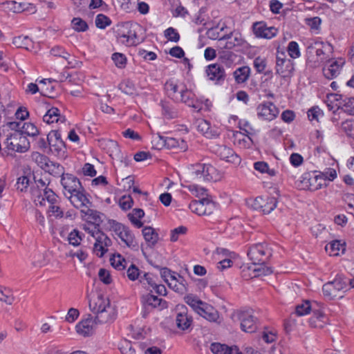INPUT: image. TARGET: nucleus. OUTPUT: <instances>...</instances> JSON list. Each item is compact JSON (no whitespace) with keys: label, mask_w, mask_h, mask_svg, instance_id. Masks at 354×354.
I'll use <instances>...</instances> for the list:
<instances>
[{"label":"nucleus","mask_w":354,"mask_h":354,"mask_svg":"<svg viewBox=\"0 0 354 354\" xmlns=\"http://www.w3.org/2000/svg\"><path fill=\"white\" fill-rule=\"evenodd\" d=\"M272 254V250L266 243H256L249 248L248 256L253 264L248 267L250 278L268 275L272 272L271 268L264 266Z\"/></svg>","instance_id":"1"},{"label":"nucleus","mask_w":354,"mask_h":354,"mask_svg":"<svg viewBox=\"0 0 354 354\" xmlns=\"http://www.w3.org/2000/svg\"><path fill=\"white\" fill-rule=\"evenodd\" d=\"M165 90L167 96L176 102H183L199 112L203 104L194 99V94L189 90L186 85L174 80H169L165 84Z\"/></svg>","instance_id":"2"},{"label":"nucleus","mask_w":354,"mask_h":354,"mask_svg":"<svg viewBox=\"0 0 354 354\" xmlns=\"http://www.w3.org/2000/svg\"><path fill=\"white\" fill-rule=\"evenodd\" d=\"M41 162H44V169H48V171L53 175H59L62 174L61 184L63 187V193L67 198L68 195L72 194L75 192L83 187L82 183L76 176L71 174H64V167L59 164L49 161L45 156L39 154Z\"/></svg>","instance_id":"3"},{"label":"nucleus","mask_w":354,"mask_h":354,"mask_svg":"<svg viewBox=\"0 0 354 354\" xmlns=\"http://www.w3.org/2000/svg\"><path fill=\"white\" fill-rule=\"evenodd\" d=\"M48 178L35 177V186L30 188L32 198L36 205L45 206L46 201L54 203L58 198L53 189L48 187L49 185Z\"/></svg>","instance_id":"4"},{"label":"nucleus","mask_w":354,"mask_h":354,"mask_svg":"<svg viewBox=\"0 0 354 354\" xmlns=\"http://www.w3.org/2000/svg\"><path fill=\"white\" fill-rule=\"evenodd\" d=\"M332 45L322 40H315L311 42V66L316 68L330 61L333 55Z\"/></svg>","instance_id":"5"},{"label":"nucleus","mask_w":354,"mask_h":354,"mask_svg":"<svg viewBox=\"0 0 354 354\" xmlns=\"http://www.w3.org/2000/svg\"><path fill=\"white\" fill-rule=\"evenodd\" d=\"M348 281L342 276H337L333 281L323 286V294L329 300L342 299L347 290Z\"/></svg>","instance_id":"6"},{"label":"nucleus","mask_w":354,"mask_h":354,"mask_svg":"<svg viewBox=\"0 0 354 354\" xmlns=\"http://www.w3.org/2000/svg\"><path fill=\"white\" fill-rule=\"evenodd\" d=\"M193 176L198 180L217 181L221 178L219 171L212 165L206 163H197L193 166Z\"/></svg>","instance_id":"7"},{"label":"nucleus","mask_w":354,"mask_h":354,"mask_svg":"<svg viewBox=\"0 0 354 354\" xmlns=\"http://www.w3.org/2000/svg\"><path fill=\"white\" fill-rule=\"evenodd\" d=\"M6 147L8 150L24 153L30 149V142L25 135L20 131H15L7 137Z\"/></svg>","instance_id":"8"},{"label":"nucleus","mask_w":354,"mask_h":354,"mask_svg":"<svg viewBox=\"0 0 354 354\" xmlns=\"http://www.w3.org/2000/svg\"><path fill=\"white\" fill-rule=\"evenodd\" d=\"M88 233L95 239L93 245V252L98 257H102L111 245L112 241L104 232L99 230L88 231Z\"/></svg>","instance_id":"9"},{"label":"nucleus","mask_w":354,"mask_h":354,"mask_svg":"<svg viewBox=\"0 0 354 354\" xmlns=\"http://www.w3.org/2000/svg\"><path fill=\"white\" fill-rule=\"evenodd\" d=\"M117 39L120 43L127 46L136 45L138 37L132 24L129 23L122 24L117 30Z\"/></svg>","instance_id":"10"},{"label":"nucleus","mask_w":354,"mask_h":354,"mask_svg":"<svg viewBox=\"0 0 354 354\" xmlns=\"http://www.w3.org/2000/svg\"><path fill=\"white\" fill-rule=\"evenodd\" d=\"M236 315L241 322V328L243 331L252 333L257 330V319L252 309L241 310L236 313Z\"/></svg>","instance_id":"11"},{"label":"nucleus","mask_w":354,"mask_h":354,"mask_svg":"<svg viewBox=\"0 0 354 354\" xmlns=\"http://www.w3.org/2000/svg\"><path fill=\"white\" fill-rule=\"evenodd\" d=\"M275 69L276 73L281 77H289L292 75L294 64L290 59L287 58L284 53L277 52Z\"/></svg>","instance_id":"12"},{"label":"nucleus","mask_w":354,"mask_h":354,"mask_svg":"<svg viewBox=\"0 0 354 354\" xmlns=\"http://www.w3.org/2000/svg\"><path fill=\"white\" fill-rule=\"evenodd\" d=\"M89 194L86 192L84 187L78 189L71 195H68L67 198L69 200L71 205L76 209L80 211H84V209L88 206H93L92 202L89 199Z\"/></svg>","instance_id":"13"},{"label":"nucleus","mask_w":354,"mask_h":354,"mask_svg":"<svg viewBox=\"0 0 354 354\" xmlns=\"http://www.w3.org/2000/svg\"><path fill=\"white\" fill-rule=\"evenodd\" d=\"M191 211L199 216L209 215L213 212L214 204L210 200L203 198L198 201H193L189 205Z\"/></svg>","instance_id":"14"},{"label":"nucleus","mask_w":354,"mask_h":354,"mask_svg":"<svg viewBox=\"0 0 354 354\" xmlns=\"http://www.w3.org/2000/svg\"><path fill=\"white\" fill-rule=\"evenodd\" d=\"M114 230L127 246L131 248L138 247V243L135 241V236L128 227L118 223L114 227Z\"/></svg>","instance_id":"15"},{"label":"nucleus","mask_w":354,"mask_h":354,"mask_svg":"<svg viewBox=\"0 0 354 354\" xmlns=\"http://www.w3.org/2000/svg\"><path fill=\"white\" fill-rule=\"evenodd\" d=\"M176 310L178 311L176 317V326L182 330H187L192 324V317L188 315L187 308L185 305H177Z\"/></svg>","instance_id":"16"},{"label":"nucleus","mask_w":354,"mask_h":354,"mask_svg":"<svg viewBox=\"0 0 354 354\" xmlns=\"http://www.w3.org/2000/svg\"><path fill=\"white\" fill-rule=\"evenodd\" d=\"M277 201L274 197H257L253 203L254 209L263 212L264 214H270L277 207Z\"/></svg>","instance_id":"17"},{"label":"nucleus","mask_w":354,"mask_h":354,"mask_svg":"<svg viewBox=\"0 0 354 354\" xmlns=\"http://www.w3.org/2000/svg\"><path fill=\"white\" fill-rule=\"evenodd\" d=\"M215 153L221 159L235 165H239L241 158L234 151V150L225 145H218L214 149Z\"/></svg>","instance_id":"18"},{"label":"nucleus","mask_w":354,"mask_h":354,"mask_svg":"<svg viewBox=\"0 0 354 354\" xmlns=\"http://www.w3.org/2000/svg\"><path fill=\"white\" fill-rule=\"evenodd\" d=\"M224 37L223 43L221 46L227 50H232L236 46H242L245 43L241 33L237 32L226 31Z\"/></svg>","instance_id":"19"},{"label":"nucleus","mask_w":354,"mask_h":354,"mask_svg":"<svg viewBox=\"0 0 354 354\" xmlns=\"http://www.w3.org/2000/svg\"><path fill=\"white\" fill-rule=\"evenodd\" d=\"M328 65L323 68V74L327 79H333L340 73L342 67L345 64L343 58L330 59Z\"/></svg>","instance_id":"20"},{"label":"nucleus","mask_w":354,"mask_h":354,"mask_svg":"<svg viewBox=\"0 0 354 354\" xmlns=\"http://www.w3.org/2000/svg\"><path fill=\"white\" fill-rule=\"evenodd\" d=\"M253 32L257 37L271 39L277 32V29L273 26L268 27L263 21H257L252 25Z\"/></svg>","instance_id":"21"},{"label":"nucleus","mask_w":354,"mask_h":354,"mask_svg":"<svg viewBox=\"0 0 354 354\" xmlns=\"http://www.w3.org/2000/svg\"><path fill=\"white\" fill-rule=\"evenodd\" d=\"M311 327L322 328L326 322V317L317 301L311 302Z\"/></svg>","instance_id":"22"},{"label":"nucleus","mask_w":354,"mask_h":354,"mask_svg":"<svg viewBox=\"0 0 354 354\" xmlns=\"http://www.w3.org/2000/svg\"><path fill=\"white\" fill-rule=\"evenodd\" d=\"M278 113L277 107L272 102L263 103L257 107V115L263 120L271 121L277 116Z\"/></svg>","instance_id":"23"},{"label":"nucleus","mask_w":354,"mask_h":354,"mask_svg":"<svg viewBox=\"0 0 354 354\" xmlns=\"http://www.w3.org/2000/svg\"><path fill=\"white\" fill-rule=\"evenodd\" d=\"M110 305L109 299L102 294H97L95 297H93L89 300V308L95 315L106 309Z\"/></svg>","instance_id":"24"},{"label":"nucleus","mask_w":354,"mask_h":354,"mask_svg":"<svg viewBox=\"0 0 354 354\" xmlns=\"http://www.w3.org/2000/svg\"><path fill=\"white\" fill-rule=\"evenodd\" d=\"M206 74L208 78L212 81L219 82L224 81L225 72L223 67L218 64L209 65L206 68Z\"/></svg>","instance_id":"25"},{"label":"nucleus","mask_w":354,"mask_h":354,"mask_svg":"<svg viewBox=\"0 0 354 354\" xmlns=\"http://www.w3.org/2000/svg\"><path fill=\"white\" fill-rule=\"evenodd\" d=\"M197 129L207 138H216L219 135L218 129L212 128L210 123L205 120L197 121Z\"/></svg>","instance_id":"26"},{"label":"nucleus","mask_w":354,"mask_h":354,"mask_svg":"<svg viewBox=\"0 0 354 354\" xmlns=\"http://www.w3.org/2000/svg\"><path fill=\"white\" fill-rule=\"evenodd\" d=\"M325 250L330 256L337 257L344 253L346 243L344 241L335 240L327 244Z\"/></svg>","instance_id":"27"},{"label":"nucleus","mask_w":354,"mask_h":354,"mask_svg":"<svg viewBox=\"0 0 354 354\" xmlns=\"http://www.w3.org/2000/svg\"><path fill=\"white\" fill-rule=\"evenodd\" d=\"M197 313L209 322H216L219 317L218 311L205 302Z\"/></svg>","instance_id":"28"},{"label":"nucleus","mask_w":354,"mask_h":354,"mask_svg":"<svg viewBox=\"0 0 354 354\" xmlns=\"http://www.w3.org/2000/svg\"><path fill=\"white\" fill-rule=\"evenodd\" d=\"M116 313L115 309L111 305L106 309L99 312L95 316V322L99 324H104L115 319Z\"/></svg>","instance_id":"29"},{"label":"nucleus","mask_w":354,"mask_h":354,"mask_svg":"<svg viewBox=\"0 0 354 354\" xmlns=\"http://www.w3.org/2000/svg\"><path fill=\"white\" fill-rule=\"evenodd\" d=\"M92 207L93 206H88L84 209V211H80L82 217L88 222L99 225L102 221L101 214Z\"/></svg>","instance_id":"30"},{"label":"nucleus","mask_w":354,"mask_h":354,"mask_svg":"<svg viewBox=\"0 0 354 354\" xmlns=\"http://www.w3.org/2000/svg\"><path fill=\"white\" fill-rule=\"evenodd\" d=\"M142 299L147 305L152 306L153 308H158L159 310H163L167 308L168 307L167 301L158 298V297L150 293L144 296Z\"/></svg>","instance_id":"31"},{"label":"nucleus","mask_w":354,"mask_h":354,"mask_svg":"<svg viewBox=\"0 0 354 354\" xmlns=\"http://www.w3.org/2000/svg\"><path fill=\"white\" fill-rule=\"evenodd\" d=\"M226 31H227V26H225L224 24L221 27L217 26L214 28H209L207 31V36L210 39H218L221 46L223 43V39L225 38V32Z\"/></svg>","instance_id":"32"},{"label":"nucleus","mask_w":354,"mask_h":354,"mask_svg":"<svg viewBox=\"0 0 354 354\" xmlns=\"http://www.w3.org/2000/svg\"><path fill=\"white\" fill-rule=\"evenodd\" d=\"M251 70L249 66L239 67L233 72V76L236 83L243 84L248 81L250 76Z\"/></svg>","instance_id":"33"},{"label":"nucleus","mask_w":354,"mask_h":354,"mask_svg":"<svg viewBox=\"0 0 354 354\" xmlns=\"http://www.w3.org/2000/svg\"><path fill=\"white\" fill-rule=\"evenodd\" d=\"M322 124H326L323 111L317 106L311 107V127H319Z\"/></svg>","instance_id":"34"},{"label":"nucleus","mask_w":354,"mask_h":354,"mask_svg":"<svg viewBox=\"0 0 354 354\" xmlns=\"http://www.w3.org/2000/svg\"><path fill=\"white\" fill-rule=\"evenodd\" d=\"M210 350L214 354H233L234 351L236 352V354H242V353L239 351V349L236 347L233 348L232 347H229L226 344H222L217 342L211 344Z\"/></svg>","instance_id":"35"},{"label":"nucleus","mask_w":354,"mask_h":354,"mask_svg":"<svg viewBox=\"0 0 354 354\" xmlns=\"http://www.w3.org/2000/svg\"><path fill=\"white\" fill-rule=\"evenodd\" d=\"M93 330V321L92 319L82 320L76 325L77 333L84 337L91 335Z\"/></svg>","instance_id":"36"},{"label":"nucleus","mask_w":354,"mask_h":354,"mask_svg":"<svg viewBox=\"0 0 354 354\" xmlns=\"http://www.w3.org/2000/svg\"><path fill=\"white\" fill-rule=\"evenodd\" d=\"M43 120L47 124L53 123L55 122H57L59 120L64 122L65 118L60 115V111L57 108L52 107L44 115Z\"/></svg>","instance_id":"37"},{"label":"nucleus","mask_w":354,"mask_h":354,"mask_svg":"<svg viewBox=\"0 0 354 354\" xmlns=\"http://www.w3.org/2000/svg\"><path fill=\"white\" fill-rule=\"evenodd\" d=\"M185 280L180 275H174V278L169 279L167 283L168 286L176 292L183 293L186 290V287L184 283Z\"/></svg>","instance_id":"38"},{"label":"nucleus","mask_w":354,"mask_h":354,"mask_svg":"<svg viewBox=\"0 0 354 354\" xmlns=\"http://www.w3.org/2000/svg\"><path fill=\"white\" fill-rule=\"evenodd\" d=\"M142 235L149 245H154L158 241V234L152 227H145L142 229Z\"/></svg>","instance_id":"39"},{"label":"nucleus","mask_w":354,"mask_h":354,"mask_svg":"<svg viewBox=\"0 0 354 354\" xmlns=\"http://www.w3.org/2000/svg\"><path fill=\"white\" fill-rule=\"evenodd\" d=\"M145 216V212L140 208L133 209L131 212L128 214V218L131 223L136 227L140 228L143 226V223L140 221Z\"/></svg>","instance_id":"40"},{"label":"nucleus","mask_w":354,"mask_h":354,"mask_svg":"<svg viewBox=\"0 0 354 354\" xmlns=\"http://www.w3.org/2000/svg\"><path fill=\"white\" fill-rule=\"evenodd\" d=\"M156 279V277L153 274L151 273H144L140 278V282L145 288L150 290V292H153V289L157 283Z\"/></svg>","instance_id":"41"},{"label":"nucleus","mask_w":354,"mask_h":354,"mask_svg":"<svg viewBox=\"0 0 354 354\" xmlns=\"http://www.w3.org/2000/svg\"><path fill=\"white\" fill-rule=\"evenodd\" d=\"M185 302L189 305L195 312L198 313L203 304L205 303L201 301L196 295L189 294L184 297Z\"/></svg>","instance_id":"42"},{"label":"nucleus","mask_w":354,"mask_h":354,"mask_svg":"<svg viewBox=\"0 0 354 354\" xmlns=\"http://www.w3.org/2000/svg\"><path fill=\"white\" fill-rule=\"evenodd\" d=\"M162 115L167 119H172L177 117L176 109L169 102L162 101L160 103Z\"/></svg>","instance_id":"43"},{"label":"nucleus","mask_w":354,"mask_h":354,"mask_svg":"<svg viewBox=\"0 0 354 354\" xmlns=\"http://www.w3.org/2000/svg\"><path fill=\"white\" fill-rule=\"evenodd\" d=\"M337 107H342L344 111L350 115H354V97H344L342 102L337 103Z\"/></svg>","instance_id":"44"},{"label":"nucleus","mask_w":354,"mask_h":354,"mask_svg":"<svg viewBox=\"0 0 354 354\" xmlns=\"http://www.w3.org/2000/svg\"><path fill=\"white\" fill-rule=\"evenodd\" d=\"M100 145L106 147L108 152L117 154L120 151L119 146L117 142L112 140H102L100 141Z\"/></svg>","instance_id":"45"},{"label":"nucleus","mask_w":354,"mask_h":354,"mask_svg":"<svg viewBox=\"0 0 354 354\" xmlns=\"http://www.w3.org/2000/svg\"><path fill=\"white\" fill-rule=\"evenodd\" d=\"M119 349L122 354H136L133 343L127 339L120 342Z\"/></svg>","instance_id":"46"},{"label":"nucleus","mask_w":354,"mask_h":354,"mask_svg":"<svg viewBox=\"0 0 354 354\" xmlns=\"http://www.w3.org/2000/svg\"><path fill=\"white\" fill-rule=\"evenodd\" d=\"M72 28L77 32H85L88 30L87 23L80 17H75L71 21Z\"/></svg>","instance_id":"47"},{"label":"nucleus","mask_w":354,"mask_h":354,"mask_svg":"<svg viewBox=\"0 0 354 354\" xmlns=\"http://www.w3.org/2000/svg\"><path fill=\"white\" fill-rule=\"evenodd\" d=\"M95 26L100 29H104L111 24V20L103 14H99L96 16L95 20Z\"/></svg>","instance_id":"48"},{"label":"nucleus","mask_w":354,"mask_h":354,"mask_svg":"<svg viewBox=\"0 0 354 354\" xmlns=\"http://www.w3.org/2000/svg\"><path fill=\"white\" fill-rule=\"evenodd\" d=\"M314 136L315 139L316 140V142L319 145L322 144L326 136V124H320L319 127L314 128Z\"/></svg>","instance_id":"49"},{"label":"nucleus","mask_w":354,"mask_h":354,"mask_svg":"<svg viewBox=\"0 0 354 354\" xmlns=\"http://www.w3.org/2000/svg\"><path fill=\"white\" fill-rule=\"evenodd\" d=\"M315 174H317L314 176L315 183L312 184L311 186L314 187L315 190H318L323 187H326L327 183L325 180L324 176L321 174L320 172H317V171H314Z\"/></svg>","instance_id":"50"},{"label":"nucleus","mask_w":354,"mask_h":354,"mask_svg":"<svg viewBox=\"0 0 354 354\" xmlns=\"http://www.w3.org/2000/svg\"><path fill=\"white\" fill-rule=\"evenodd\" d=\"M30 39L28 36H19L13 38L12 44L17 48H28L30 44Z\"/></svg>","instance_id":"51"},{"label":"nucleus","mask_w":354,"mask_h":354,"mask_svg":"<svg viewBox=\"0 0 354 354\" xmlns=\"http://www.w3.org/2000/svg\"><path fill=\"white\" fill-rule=\"evenodd\" d=\"M110 261L112 266L118 270H122L125 268L126 261L120 254L114 255L110 259Z\"/></svg>","instance_id":"52"},{"label":"nucleus","mask_w":354,"mask_h":354,"mask_svg":"<svg viewBox=\"0 0 354 354\" xmlns=\"http://www.w3.org/2000/svg\"><path fill=\"white\" fill-rule=\"evenodd\" d=\"M0 300L4 301L7 304L11 305L14 302L15 298L9 289L1 288Z\"/></svg>","instance_id":"53"},{"label":"nucleus","mask_w":354,"mask_h":354,"mask_svg":"<svg viewBox=\"0 0 354 354\" xmlns=\"http://www.w3.org/2000/svg\"><path fill=\"white\" fill-rule=\"evenodd\" d=\"M29 178L26 176L19 177L15 184L17 190L21 192H26L29 186Z\"/></svg>","instance_id":"54"},{"label":"nucleus","mask_w":354,"mask_h":354,"mask_svg":"<svg viewBox=\"0 0 354 354\" xmlns=\"http://www.w3.org/2000/svg\"><path fill=\"white\" fill-rule=\"evenodd\" d=\"M162 141V144L165 147L168 149H173L180 147V142L183 143L184 141L183 140H177L174 138H160Z\"/></svg>","instance_id":"55"},{"label":"nucleus","mask_w":354,"mask_h":354,"mask_svg":"<svg viewBox=\"0 0 354 354\" xmlns=\"http://www.w3.org/2000/svg\"><path fill=\"white\" fill-rule=\"evenodd\" d=\"M20 132L24 135L35 136L38 134L39 131L32 123L26 122L23 124L22 131Z\"/></svg>","instance_id":"56"},{"label":"nucleus","mask_w":354,"mask_h":354,"mask_svg":"<svg viewBox=\"0 0 354 354\" xmlns=\"http://www.w3.org/2000/svg\"><path fill=\"white\" fill-rule=\"evenodd\" d=\"M310 313V301L306 300L304 303L299 304L295 308V314L297 316H303Z\"/></svg>","instance_id":"57"},{"label":"nucleus","mask_w":354,"mask_h":354,"mask_svg":"<svg viewBox=\"0 0 354 354\" xmlns=\"http://www.w3.org/2000/svg\"><path fill=\"white\" fill-rule=\"evenodd\" d=\"M112 59L118 68H123L127 64V58L124 55L120 53H115L112 55Z\"/></svg>","instance_id":"58"},{"label":"nucleus","mask_w":354,"mask_h":354,"mask_svg":"<svg viewBox=\"0 0 354 354\" xmlns=\"http://www.w3.org/2000/svg\"><path fill=\"white\" fill-rule=\"evenodd\" d=\"M165 37L171 41L178 42L180 40V35L177 32V30L172 28L169 27L166 29L164 32Z\"/></svg>","instance_id":"59"},{"label":"nucleus","mask_w":354,"mask_h":354,"mask_svg":"<svg viewBox=\"0 0 354 354\" xmlns=\"http://www.w3.org/2000/svg\"><path fill=\"white\" fill-rule=\"evenodd\" d=\"M187 228L185 226H179L176 228H174L171 231L170 234V241L172 242H176L180 235H184L187 233Z\"/></svg>","instance_id":"60"},{"label":"nucleus","mask_w":354,"mask_h":354,"mask_svg":"<svg viewBox=\"0 0 354 354\" xmlns=\"http://www.w3.org/2000/svg\"><path fill=\"white\" fill-rule=\"evenodd\" d=\"M68 240L71 245L73 246L79 245L82 241L80 232L77 230H73L69 233Z\"/></svg>","instance_id":"61"},{"label":"nucleus","mask_w":354,"mask_h":354,"mask_svg":"<svg viewBox=\"0 0 354 354\" xmlns=\"http://www.w3.org/2000/svg\"><path fill=\"white\" fill-rule=\"evenodd\" d=\"M141 273L140 270L133 264L131 265L127 271V277L131 281L136 279L140 281V278L142 277Z\"/></svg>","instance_id":"62"},{"label":"nucleus","mask_w":354,"mask_h":354,"mask_svg":"<svg viewBox=\"0 0 354 354\" xmlns=\"http://www.w3.org/2000/svg\"><path fill=\"white\" fill-rule=\"evenodd\" d=\"M288 53L290 57L293 59L300 56L299 45L296 41H292L288 44Z\"/></svg>","instance_id":"63"},{"label":"nucleus","mask_w":354,"mask_h":354,"mask_svg":"<svg viewBox=\"0 0 354 354\" xmlns=\"http://www.w3.org/2000/svg\"><path fill=\"white\" fill-rule=\"evenodd\" d=\"M342 128L347 136L354 138V120H347L343 122Z\"/></svg>","instance_id":"64"}]
</instances>
